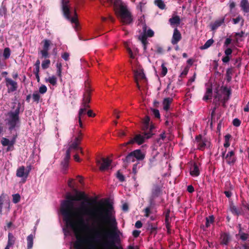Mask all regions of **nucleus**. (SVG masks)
Segmentation results:
<instances>
[{
	"mask_svg": "<svg viewBox=\"0 0 249 249\" xmlns=\"http://www.w3.org/2000/svg\"><path fill=\"white\" fill-rule=\"evenodd\" d=\"M180 18L178 16L176 15L173 16L171 18H169V22L171 26H173L174 25L178 26L180 23Z\"/></svg>",
	"mask_w": 249,
	"mask_h": 249,
	"instance_id": "obj_22",
	"label": "nucleus"
},
{
	"mask_svg": "<svg viewBox=\"0 0 249 249\" xmlns=\"http://www.w3.org/2000/svg\"><path fill=\"white\" fill-rule=\"evenodd\" d=\"M79 144L76 142V141H73L71 142V143L69 144V147L67 150H69L71 153V149L75 150H80V153L82 154H83V151L81 148L79 147Z\"/></svg>",
	"mask_w": 249,
	"mask_h": 249,
	"instance_id": "obj_21",
	"label": "nucleus"
},
{
	"mask_svg": "<svg viewBox=\"0 0 249 249\" xmlns=\"http://www.w3.org/2000/svg\"><path fill=\"white\" fill-rule=\"evenodd\" d=\"M40 98V96L38 93L36 92V93H33V100L34 102H36L37 103H38L39 102Z\"/></svg>",
	"mask_w": 249,
	"mask_h": 249,
	"instance_id": "obj_47",
	"label": "nucleus"
},
{
	"mask_svg": "<svg viewBox=\"0 0 249 249\" xmlns=\"http://www.w3.org/2000/svg\"><path fill=\"white\" fill-rule=\"evenodd\" d=\"M71 158L70 152L69 150H67L66 152L65 156L63 160L61 161V165L62 167L63 172L64 174L66 173L69 166V160Z\"/></svg>",
	"mask_w": 249,
	"mask_h": 249,
	"instance_id": "obj_12",
	"label": "nucleus"
},
{
	"mask_svg": "<svg viewBox=\"0 0 249 249\" xmlns=\"http://www.w3.org/2000/svg\"><path fill=\"white\" fill-rule=\"evenodd\" d=\"M17 138V134L13 135L12 139L9 140L6 138H2L1 140V144L3 146H7L5 149L6 152L13 151L14 149V144L16 142V139Z\"/></svg>",
	"mask_w": 249,
	"mask_h": 249,
	"instance_id": "obj_8",
	"label": "nucleus"
},
{
	"mask_svg": "<svg viewBox=\"0 0 249 249\" xmlns=\"http://www.w3.org/2000/svg\"><path fill=\"white\" fill-rule=\"evenodd\" d=\"M172 101L173 99L172 98L167 97L164 99L163 101V108L164 110L168 111L169 109L170 104Z\"/></svg>",
	"mask_w": 249,
	"mask_h": 249,
	"instance_id": "obj_25",
	"label": "nucleus"
},
{
	"mask_svg": "<svg viewBox=\"0 0 249 249\" xmlns=\"http://www.w3.org/2000/svg\"><path fill=\"white\" fill-rule=\"evenodd\" d=\"M240 6L243 12L249 13V2L248 0H241Z\"/></svg>",
	"mask_w": 249,
	"mask_h": 249,
	"instance_id": "obj_23",
	"label": "nucleus"
},
{
	"mask_svg": "<svg viewBox=\"0 0 249 249\" xmlns=\"http://www.w3.org/2000/svg\"><path fill=\"white\" fill-rule=\"evenodd\" d=\"M158 154V152L155 154H152L149 159L148 165L149 168H152L157 165V160L156 158Z\"/></svg>",
	"mask_w": 249,
	"mask_h": 249,
	"instance_id": "obj_17",
	"label": "nucleus"
},
{
	"mask_svg": "<svg viewBox=\"0 0 249 249\" xmlns=\"http://www.w3.org/2000/svg\"><path fill=\"white\" fill-rule=\"evenodd\" d=\"M190 173V175L194 177H197L199 175V168L196 162L194 163L193 166L191 167Z\"/></svg>",
	"mask_w": 249,
	"mask_h": 249,
	"instance_id": "obj_19",
	"label": "nucleus"
},
{
	"mask_svg": "<svg viewBox=\"0 0 249 249\" xmlns=\"http://www.w3.org/2000/svg\"><path fill=\"white\" fill-rule=\"evenodd\" d=\"M152 111L153 114L154 115V116L157 118H160V114L159 110L157 109H152Z\"/></svg>",
	"mask_w": 249,
	"mask_h": 249,
	"instance_id": "obj_51",
	"label": "nucleus"
},
{
	"mask_svg": "<svg viewBox=\"0 0 249 249\" xmlns=\"http://www.w3.org/2000/svg\"><path fill=\"white\" fill-rule=\"evenodd\" d=\"M195 139L197 143V148L199 150H203L206 146V140H203L201 135H197Z\"/></svg>",
	"mask_w": 249,
	"mask_h": 249,
	"instance_id": "obj_16",
	"label": "nucleus"
},
{
	"mask_svg": "<svg viewBox=\"0 0 249 249\" xmlns=\"http://www.w3.org/2000/svg\"><path fill=\"white\" fill-rule=\"evenodd\" d=\"M249 237L248 233L242 232L240 234V238L243 241H246Z\"/></svg>",
	"mask_w": 249,
	"mask_h": 249,
	"instance_id": "obj_52",
	"label": "nucleus"
},
{
	"mask_svg": "<svg viewBox=\"0 0 249 249\" xmlns=\"http://www.w3.org/2000/svg\"><path fill=\"white\" fill-rule=\"evenodd\" d=\"M134 76H135V80L137 79L138 80V79H145V76L143 72V70H134Z\"/></svg>",
	"mask_w": 249,
	"mask_h": 249,
	"instance_id": "obj_26",
	"label": "nucleus"
},
{
	"mask_svg": "<svg viewBox=\"0 0 249 249\" xmlns=\"http://www.w3.org/2000/svg\"><path fill=\"white\" fill-rule=\"evenodd\" d=\"M26 174L25 168L24 166H21L17 169L16 176L18 177L27 178Z\"/></svg>",
	"mask_w": 249,
	"mask_h": 249,
	"instance_id": "obj_24",
	"label": "nucleus"
},
{
	"mask_svg": "<svg viewBox=\"0 0 249 249\" xmlns=\"http://www.w3.org/2000/svg\"><path fill=\"white\" fill-rule=\"evenodd\" d=\"M212 87L210 86L207 88L206 93L203 97V100L207 101L212 99Z\"/></svg>",
	"mask_w": 249,
	"mask_h": 249,
	"instance_id": "obj_29",
	"label": "nucleus"
},
{
	"mask_svg": "<svg viewBox=\"0 0 249 249\" xmlns=\"http://www.w3.org/2000/svg\"><path fill=\"white\" fill-rule=\"evenodd\" d=\"M70 54L67 52H65L63 54H62L61 57L63 58L65 61H68L69 59Z\"/></svg>",
	"mask_w": 249,
	"mask_h": 249,
	"instance_id": "obj_59",
	"label": "nucleus"
},
{
	"mask_svg": "<svg viewBox=\"0 0 249 249\" xmlns=\"http://www.w3.org/2000/svg\"><path fill=\"white\" fill-rule=\"evenodd\" d=\"M135 226L136 228L140 229L142 227V223L141 221L138 220L135 223Z\"/></svg>",
	"mask_w": 249,
	"mask_h": 249,
	"instance_id": "obj_63",
	"label": "nucleus"
},
{
	"mask_svg": "<svg viewBox=\"0 0 249 249\" xmlns=\"http://www.w3.org/2000/svg\"><path fill=\"white\" fill-rule=\"evenodd\" d=\"M144 212L145 213L144 216L146 217H148L151 213L150 208L149 207H147L144 209Z\"/></svg>",
	"mask_w": 249,
	"mask_h": 249,
	"instance_id": "obj_57",
	"label": "nucleus"
},
{
	"mask_svg": "<svg viewBox=\"0 0 249 249\" xmlns=\"http://www.w3.org/2000/svg\"><path fill=\"white\" fill-rule=\"evenodd\" d=\"M232 74V70L231 68H228L226 71V80L227 82H230L232 79L231 75Z\"/></svg>",
	"mask_w": 249,
	"mask_h": 249,
	"instance_id": "obj_39",
	"label": "nucleus"
},
{
	"mask_svg": "<svg viewBox=\"0 0 249 249\" xmlns=\"http://www.w3.org/2000/svg\"><path fill=\"white\" fill-rule=\"evenodd\" d=\"M225 160L227 164L229 165H233L236 161V157L234 151L231 150L226 154L225 156Z\"/></svg>",
	"mask_w": 249,
	"mask_h": 249,
	"instance_id": "obj_13",
	"label": "nucleus"
},
{
	"mask_svg": "<svg viewBox=\"0 0 249 249\" xmlns=\"http://www.w3.org/2000/svg\"><path fill=\"white\" fill-rule=\"evenodd\" d=\"M154 3L160 9L163 10L166 8V5L162 0H155Z\"/></svg>",
	"mask_w": 249,
	"mask_h": 249,
	"instance_id": "obj_34",
	"label": "nucleus"
},
{
	"mask_svg": "<svg viewBox=\"0 0 249 249\" xmlns=\"http://www.w3.org/2000/svg\"><path fill=\"white\" fill-rule=\"evenodd\" d=\"M162 194V191L160 186L157 184L153 185L151 190V194L149 197V202L150 205L155 204V199Z\"/></svg>",
	"mask_w": 249,
	"mask_h": 249,
	"instance_id": "obj_9",
	"label": "nucleus"
},
{
	"mask_svg": "<svg viewBox=\"0 0 249 249\" xmlns=\"http://www.w3.org/2000/svg\"><path fill=\"white\" fill-rule=\"evenodd\" d=\"M170 213V210L167 209L166 210V212H165V222H169Z\"/></svg>",
	"mask_w": 249,
	"mask_h": 249,
	"instance_id": "obj_55",
	"label": "nucleus"
},
{
	"mask_svg": "<svg viewBox=\"0 0 249 249\" xmlns=\"http://www.w3.org/2000/svg\"><path fill=\"white\" fill-rule=\"evenodd\" d=\"M229 240H230V237L227 234L224 233L221 235V244L226 245L228 244Z\"/></svg>",
	"mask_w": 249,
	"mask_h": 249,
	"instance_id": "obj_33",
	"label": "nucleus"
},
{
	"mask_svg": "<svg viewBox=\"0 0 249 249\" xmlns=\"http://www.w3.org/2000/svg\"><path fill=\"white\" fill-rule=\"evenodd\" d=\"M84 90L82 100L81 107L80 108L78 112V122L80 127H83L82 119L86 114L87 109L90 107L89 103L91 100L92 90L90 89L89 83L88 81L85 82Z\"/></svg>",
	"mask_w": 249,
	"mask_h": 249,
	"instance_id": "obj_3",
	"label": "nucleus"
},
{
	"mask_svg": "<svg viewBox=\"0 0 249 249\" xmlns=\"http://www.w3.org/2000/svg\"><path fill=\"white\" fill-rule=\"evenodd\" d=\"M13 202L16 204L20 201V196L18 194L13 195Z\"/></svg>",
	"mask_w": 249,
	"mask_h": 249,
	"instance_id": "obj_45",
	"label": "nucleus"
},
{
	"mask_svg": "<svg viewBox=\"0 0 249 249\" xmlns=\"http://www.w3.org/2000/svg\"><path fill=\"white\" fill-rule=\"evenodd\" d=\"M221 89H223V92L226 93V96H230L231 94V90L230 89H228L226 87H222Z\"/></svg>",
	"mask_w": 249,
	"mask_h": 249,
	"instance_id": "obj_48",
	"label": "nucleus"
},
{
	"mask_svg": "<svg viewBox=\"0 0 249 249\" xmlns=\"http://www.w3.org/2000/svg\"><path fill=\"white\" fill-rule=\"evenodd\" d=\"M47 90V88L46 86L42 85L39 89V92L41 94L45 93Z\"/></svg>",
	"mask_w": 249,
	"mask_h": 249,
	"instance_id": "obj_54",
	"label": "nucleus"
},
{
	"mask_svg": "<svg viewBox=\"0 0 249 249\" xmlns=\"http://www.w3.org/2000/svg\"><path fill=\"white\" fill-rule=\"evenodd\" d=\"M111 163V160L108 158H103L101 160H97V164L99 165V169L101 171H104L108 169Z\"/></svg>",
	"mask_w": 249,
	"mask_h": 249,
	"instance_id": "obj_11",
	"label": "nucleus"
},
{
	"mask_svg": "<svg viewBox=\"0 0 249 249\" xmlns=\"http://www.w3.org/2000/svg\"><path fill=\"white\" fill-rule=\"evenodd\" d=\"M139 163H135L133 165V168H132V172L134 173V174L135 175L137 172H138V165Z\"/></svg>",
	"mask_w": 249,
	"mask_h": 249,
	"instance_id": "obj_62",
	"label": "nucleus"
},
{
	"mask_svg": "<svg viewBox=\"0 0 249 249\" xmlns=\"http://www.w3.org/2000/svg\"><path fill=\"white\" fill-rule=\"evenodd\" d=\"M150 121V117L148 116H146L142 120V124H149Z\"/></svg>",
	"mask_w": 249,
	"mask_h": 249,
	"instance_id": "obj_60",
	"label": "nucleus"
},
{
	"mask_svg": "<svg viewBox=\"0 0 249 249\" xmlns=\"http://www.w3.org/2000/svg\"><path fill=\"white\" fill-rule=\"evenodd\" d=\"M166 228L167 230L168 234H170L171 233V225L170 222H165Z\"/></svg>",
	"mask_w": 249,
	"mask_h": 249,
	"instance_id": "obj_58",
	"label": "nucleus"
},
{
	"mask_svg": "<svg viewBox=\"0 0 249 249\" xmlns=\"http://www.w3.org/2000/svg\"><path fill=\"white\" fill-rule=\"evenodd\" d=\"M56 69H57L56 74L59 78H61V77H62V63L61 62H57V63L56 64Z\"/></svg>",
	"mask_w": 249,
	"mask_h": 249,
	"instance_id": "obj_37",
	"label": "nucleus"
},
{
	"mask_svg": "<svg viewBox=\"0 0 249 249\" xmlns=\"http://www.w3.org/2000/svg\"><path fill=\"white\" fill-rule=\"evenodd\" d=\"M230 210L231 213L234 215L239 216V215L241 214V209L237 208L233 204L231 205Z\"/></svg>",
	"mask_w": 249,
	"mask_h": 249,
	"instance_id": "obj_27",
	"label": "nucleus"
},
{
	"mask_svg": "<svg viewBox=\"0 0 249 249\" xmlns=\"http://www.w3.org/2000/svg\"><path fill=\"white\" fill-rule=\"evenodd\" d=\"M106 209L98 210V214L95 212L90 213L94 222L102 226L100 230L95 231L93 235L89 238L82 236L77 237L74 243L75 249H123L121 246H117L121 242L118 233L117 222L113 205L108 200L105 203Z\"/></svg>",
	"mask_w": 249,
	"mask_h": 249,
	"instance_id": "obj_1",
	"label": "nucleus"
},
{
	"mask_svg": "<svg viewBox=\"0 0 249 249\" xmlns=\"http://www.w3.org/2000/svg\"><path fill=\"white\" fill-rule=\"evenodd\" d=\"M188 72V69L187 68H185V69L183 70V71L181 73L180 77L185 76L187 74Z\"/></svg>",
	"mask_w": 249,
	"mask_h": 249,
	"instance_id": "obj_64",
	"label": "nucleus"
},
{
	"mask_svg": "<svg viewBox=\"0 0 249 249\" xmlns=\"http://www.w3.org/2000/svg\"><path fill=\"white\" fill-rule=\"evenodd\" d=\"M153 135L154 133L150 132H143L142 134L136 135L133 139L130 140L126 144H132L134 142H137L139 145L142 144L144 142L145 139H149Z\"/></svg>",
	"mask_w": 249,
	"mask_h": 249,
	"instance_id": "obj_7",
	"label": "nucleus"
},
{
	"mask_svg": "<svg viewBox=\"0 0 249 249\" xmlns=\"http://www.w3.org/2000/svg\"><path fill=\"white\" fill-rule=\"evenodd\" d=\"M161 73H160V76L161 77H164L166 75V74L167 73V71H168L167 68L165 66L164 63H162V64L161 65Z\"/></svg>",
	"mask_w": 249,
	"mask_h": 249,
	"instance_id": "obj_43",
	"label": "nucleus"
},
{
	"mask_svg": "<svg viewBox=\"0 0 249 249\" xmlns=\"http://www.w3.org/2000/svg\"><path fill=\"white\" fill-rule=\"evenodd\" d=\"M149 127V124H142V130L143 132H148V129Z\"/></svg>",
	"mask_w": 249,
	"mask_h": 249,
	"instance_id": "obj_61",
	"label": "nucleus"
},
{
	"mask_svg": "<svg viewBox=\"0 0 249 249\" xmlns=\"http://www.w3.org/2000/svg\"><path fill=\"white\" fill-rule=\"evenodd\" d=\"M225 22V17L220 19L216 20L213 23L211 24V29L212 31L216 30L219 27L221 26Z\"/></svg>",
	"mask_w": 249,
	"mask_h": 249,
	"instance_id": "obj_18",
	"label": "nucleus"
},
{
	"mask_svg": "<svg viewBox=\"0 0 249 249\" xmlns=\"http://www.w3.org/2000/svg\"><path fill=\"white\" fill-rule=\"evenodd\" d=\"M51 61L49 59H45L43 60L41 64V67L42 68L43 70L47 69L49 67V66L50 65Z\"/></svg>",
	"mask_w": 249,
	"mask_h": 249,
	"instance_id": "obj_42",
	"label": "nucleus"
},
{
	"mask_svg": "<svg viewBox=\"0 0 249 249\" xmlns=\"http://www.w3.org/2000/svg\"><path fill=\"white\" fill-rule=\"evenodd\" d=\"M66 199L63 200L60 206V212L63 217V220L65 221L67 227L71 228L74 232L76 240L77 237H81V231L83 229L79 228L80 226L86 227L85 221L82 216H80L74 212V201L84 200L89 205L94 204H98L99 207L94 210L88 209L84 206L81 207L80 210L83 215H90L94 220L93 216L90 213L94 212L98 214V211H102V209H106L103 206V203L101 201L97 202L96 199L88 198L85 193L78 192L75 196L68 195Z\"/></svg>",
	"mask_w": 249,
	"mask_h": 249,
	"instance_id": "obj_2",
	"label": "nucleus"
},
{
	"mask_svg": "<svg viewBox=\"0 0 249 249\" xmlns=\"http://www.w3.org/2000/svg\"><path fill=\"white\" fill-rule=\"evenodd\" d=\"M133 154L134 155L135 158L137 160H143L145 156L144 153L142 152L140 149H137L132 151Z\"/></svg>",
	"mask_w": 249,
	"mask_h": 249,
	"instance_id": "obj_20",
	"label": "nucleus"
},
{
	"mask_svg": "<svg viewBox=\"0 0 249 249\" xmlns=\"http://www.w3.org/2000/svg\"><path fill=\"white\" fill-rule=\"evenodd\" d=\"M87 114L89 117H94L96 116V114L93 112V111L91 109L86 110V114Z\"/></svg>",
	"mask_w": 249,
	"mask_h": 249,
	"instance_id": "obj_56",
	"label": "nucleus"
},
{
	"mask_svg": "<svg viewBox=\"0 0 249 249\" xmlns=\"http://www.w3.org/2000/svg\"><path fill=\"white\" fill-rule=\"evenodd\" d=\"M139 38L142 44L143 50L145 52L147 48V45L149 43L147 41V39H146L144 36H139Z\"/></svg>",
	"mask_w": 249,
	"mask_h": 249,
	"instance_id": "obj_41",
	"label": "nucleus"
},
{
	"mask_svg": "<svg viewBox=\"0 0 249 249\" xmlns=\"http://www.w3.org/2000/svg\"><path fill=\"white\" fill-rule=\"evenodd\" d=\"M44 44L42 50H49V47L51 43V41L48 39H44L43 41Z\"/></svg>",
	"mask_w": 249,
	"mask_h": 249,
	"instance_id": "obj_44",
	"label": "nucleus"
},
{
	"mask_svg": "<svg viewBox=\"0 0 249 249\" xmlns=\"http://www.w3.org/2000/svg\"><path fill=\"white\" fill-rule=\"evenodd\" d=\"M116 177L121 182H123L125 180V178L124 176L120 172V171H118L116 174Z\"/></svg>",
	"mask_w": 249,
	"mask_h": 249,
	"instance_id": "obj_46",
	"label": "nucleus"
},
{
	"mask_svg": "<svg viewBox=\"0 0 249 249\" xmlns=\"http://www.w3.org/2000/svg\"><path fill=\"white\" fill-rule=\"evenodd\" d=\"M5 83L7 88L8 93L13 92L17 90L18 88V83L11 78L5 77Z\"/></svg>",
	"mask_w": 249,
	"mask_h": 249,
	"instance_id": "obj_10",
	"label": "nucleus"
},
{
	"mask_svg": "<svg viewBox=\"0 0 249 249\" xmlns=\"http://www.w3.org/2000/svg\"><path fill=\"white\" fill-rule=\"evenodd\" d=\"M48 51H49V50H42L40 51V53L42 55V58H47L49 57Z\"/></svg>",
	"mask_w": 249,
	"mask_h": 249,
	"instance_id": "obj_49",
	"label": "nucleus"
},
{
	"mask_svg": "<svg viewBox=\"0 0 249 249\" xmlns=\"http://www.w3.org/2000/svg\"><path fill=\"white\" fill-rule=\"evenodd\" d=\"M181 34L179 31L176 28L174 30L173 35L171 40V43L173 45L177 44L181 39Z\"/></svg>",
	"mask_w": 249,
	"mask_h": 249,
	"instance_id": "obj_14",
	"label": "nucleus"
},
{
	"mask_svg": "<svg viewBox=\"0 0 249 249\" xmlns=\"http://www.w3.org/2000/svg\"><path fill=\"white\" fill-rule=\"evenodd\" d=\"M214 221V217L213 215L206 217L205 227L208 228L210 226L211 224L213 223Z\"/></svg>",
	"mask_w": 249,
	"mask_h": 249,
	"instance_id": "obj_32",
	"label": "nucleus"
},
{
	"mask_svg": "<svg viewBox=\"0 0 249 249\" xmlns=\"http://www.w3.org/2000/svg\"><path fill=\"white\" fill-rule=\"evenodd\" d=\"M149 230H150L151 232H153L155 231V234H156L157 233V225H153L152 224H150L148 226Z\"/></svg>",
	"mask_w": 249,
	"mask_h": 249,
	"instance_id": "obj_50",
	"label": "nucleus"
},
{
	"mask_svg": "<svg viewBox=\"0 0 249 249\" xmlns=\"http://www.w3.org/2000/svg\"><path fill=\"white\" fill-rule=\"evenodd\" d=\"M147 28L146 24L143 23L142 24V34L140 36H144L147 39V37H151L154 36V31L150 28L147 30Z\"/></svg>",
	"mask_w": 249,
	"mask_h": 249,
	"instance_id": "obj_15",
	"label": "nucleus"
},
{
	"mask_svg": "<svg viewBox=\"0 0 249 249\" xmlns=\"http://www.w3.org/2000/svg\"><path fill=\"white\" fill-rule=\"evenodd\" d=\"M240 21L241 22V26H243L244 23V19L243 18V17L240 16L238 15L237 18H233L232 19V22L233 24H238Z\"/></svg>",
	"mask_w": 249,
	"mask_h": 249,
	"instance_id": "obj_35",
	"label": "nucleus"
},
{
	"mask_svg": "<svg viewBox=\"0 0 249 249\" xmlns=\"http://www.w3.org/2000/svg\"><path fill=\"white\" fill-rule=\"evenodd\" d=\"M16 238L11 232H9L8 235L7 245L13 247L15 244Z\"/></svg>",
	"mask_w": 249,
	"mask_h": 249,
	"instance_id": "obj_30",
	"label": "nucleus"
},
{
	"mask_svg": "<svg viewBox=\"0 0 249 249\" xmlns=\"http://www.w3.org/2000/svg\"><path fill=\"white\" fill-rule=\"evenodd\" d=\"M119 15L121 21L124 24H129L132 22L133 18L130 12L127 9L121 6L119 11Z\"/></svg>",
	"mask_w": 249,
	"mask_h": 249,
	"instance_id": "obj_6",
	"label": "nucleus"
},
{
	"mask_svg": "<svg viewBox=\"0 0 249 249\" xmlns=\"http://www.w3.org/2000/svg\"><path fill=\"white\" fill-rule=\"evenodd\" d=\"M241 121L237 118H235L232 121V124L236 127L239 126L241 124Z\"/></svg>",
	"mask_w": 249,
	"mask_h": 249,
	"instance_id": "obj_53",
	"label": "nucleus"
},
{
	"mask_svg": "<svg viewBox=\"0 0 249 249\" xmlns=\"http://www.w3.org/2000/svg\"><path fill=\"white\" fill-rule=\"evenodd\" d=\"M27 249H32L33 246L34 236L31 234L27 237Z\"/></svg>",
	"mask_w": 249,
	"mask_h": 249,
	"instance_id": "obj_31",
	"label": "nucleus"
},
{
	"mask_svg": "<svg viewBox=\"0 0 249 249\" xmlns=\"http://www.w3.org/2000/svg\"><path fill=\"white\" fill-rule=\"evenodd\" d=\"M11 55V50L9 48L7 47L4 49L3 57L5 60L8 59Z\"/></svg>",
	"mask_w": 249,
	"mask_h": 249,
	"instance_id": "obj_38",
	"label": "nucleus"
},
{
	"mask_svg": "<svg viewBox=\"0 0 249 249\" xmlns=\"http://www.w3.org/2000/svg\"><path fill=\"white\" fill-rule=\"evenodd\" d=\"M46 81L50 83L53 86H55L57 83V79L55 76L53 75L46 79Z\"/></svg>",
	"mask_w": 249,
	"mask_h": 249,
	"instance_id": "obj_40",
	"label": "nucleus"
},
{
	"mask_svg": "<svg viewBox=\"0 0 249 249\" xmlns=\"http://www.w3.org/2000/svg\"><path fill=\"white\" fill-rule=\"evenodd\" d=\"M69 0H62V8L64 16L68 20H70L72 23H74L78 25V16L76 10L71 12L69 6H68Z\"/></svg>",
	"mask_w": 249,
	"mask_h": 249,
	"instance_id": "obj_5",
	"label": "nucleus"
},
{
	"mask_svg": "<svg viewBox=\"0 0 249 249\" xmlns=\"http://www.w3.org/2000/svg\"><path fill=\"white\" fill-rule=\"evenodd\" d=\"M15 109L14 111L8 112L6 115V119H5L6 124L8 126V129L12 131L17 126L20 122V118L19 116L20 113V109L21 108L20 103H18L17 106L14 107Z\"/></svg>",
	"mask_w": 249,
	"mask_h": 249,
	"instance_id": "obj_4",
	"label": "nucleus"
},
{
	"mask_svg": "<svg viewBox=\"0 0 249 249\" xmlns=\"http://www.w3.org/2000/svg\"><path fill=\"white\" fill-rule=\"evenodd\" d=\"M134 155L133 154V152H131L129 153L124 159H122L124 162L130 163L134 162L135 160Z\"/></svg>",
	"mask_w": 249,
	"mask_h": 249,
	"instance_id": "obj_28",
	"label": "nucleus"
},
{
	"mask_svg": "<svg viewBox=\"0 0 249 249\" xmlns=\"http://www.w3.org/2000/svg\"><path fill=\"white\" fill-rule=\"evenodd\" d=\"M214 42V40L211 38V39H210L209 40H208L204 44V45H203V46H201L200 47V49L201 50H205V49H208V48H209L213 44V43Z\"/></svg>",
	"mask_w": 249,
	"mask_h": 249,
	"instance_id": "obj_36",
	"label": "nucleus"
}]
</instances>
